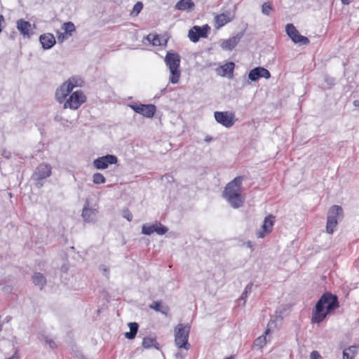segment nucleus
Listing matches in <instances>:
<instances>
[{
	"label": "nucleus",
	"instance_id": "f257e3e1",
	"mask_svg": "<svg viewBox=\"0 0 359 359\" xmlns=\"http://www.w3.org/2000/svg\"><path fill=\"white\" fill-rule=\"evenodd\" d=\"M339 306L337 295L324 293L316 304L312 311L311 323H320L326 316Z\"/></svg>",
	"mask_w": 359,
	"mask_h": 359
},
{
	"label": "nucleus",
	"instance_id": "f03ea898",
	"mask_svg": "<svg viewBox=\"0 0 359 359\" xmlns=\"http://www.w3.org/2000/svg\"><path fill=\"white\" fill-rule=\"evenodd\" d=\"M242 182L243 177H236L226 184L223 191V197L234 209L242 207L245 202L241 194Z\"/></svg>",
	"mask_w": 359,
	"mask_h": 359
},
{
	"label": "nucleus",
	"instance_id": "7ed1b4c3",
	"mask_svg": "<svg viewBox=\"0 0 359 359\" xmlns=\"http://www.w3.org/2000/svg\"><path fill=\"white\" fill-rule=\"evenodd\" d=\"M180 56L177 53L168 52L165 57V62L170 69V81L177 83L180 78Z\"/></svg>",
	"mask_w": 359,
	"mask_h": 359
},
{
	"label": "nucleus",
	"instance_id": "20e7f679",
	"mask_svg": "<svg viewBox=\"0 0 359 359\" xmlns=\"http://www.w3.org/2000/svg\"><path fill=\"white\" fill-rule=\"evenodd\" d=\"M190 326L188 324H178L174 329L175 344L178 348L189 350L190 344L188 342L190 332Z\"/></svg>",
	"mask_w": 359,
	"mask_h": 359
},
{
	"label": "nucleus",
	"instance_id": "39448f33",
	"mask_svg": "<svg viewBox=\"0 0 359 359\" xmlns=\"http://www.w3.org/2000/svg\"><path fill=\"white\" fill-rule=\"evenodd\" d=\"M343 217V209L339 205H332L328 210L326 231L328 233H332L336 227L338 219Z\"/></svg>",
	"mask_w": 359,
	"mask_h": 359
},
{
	"label": "nucleus",
	"instance_id": "423d86ee",
	"mask_svg": "<svg viewBox=\"0 0 359 359\" xmlns=\"http://www.w3.org/2000/svg\"><path fill=\"white\" fill-rule=\"evenodd\" d=\"M86 97L82 90H76L72 93L69 98L64 103V109L72 110L78 109L80 106L86 102Z\"/></svg>",
	"mask_w": 359,
	"mask_h": 359
},
{
	"label": "nucleus",
	"instance_id": "0eeeda50",
	"mask_svg": "<svg viewBox=\"0 0 359 359\" xmlns=\"http://www.w3.org/2000/svg\"><path fill=\"white\" fill-rule=\"evenodd\" d=\"M128 107L134 110L136 113L142 115L147 118H152L156 111V107L152 104H137L132 103L129 104Z\"/></svg>",
	"mask_w": 359,
	"mask_h": 359
},
{
	"label": "nucleus",
	"instance_id": "6e6552de",
	"mask_svg": "<svg viewBox=\"0 0 359 359\" xmlns=\"http://www.w3.org/2000/svg\"><path fill=\"white\" fill-rule=\"evenodd\" d=\"M285 31L287 34L294 43L303 46L308 45L310 42L307 37L299 34V31L292 24H287L285 27Z\"/></svg>",
	"mask_w": 359,
	"mask_h": 359
},
{
	"label": "nucleus",
	"instance_id": "1a4fd4ad",
	"mask_svg": "<svg viewBox=\"0 0 359 359\" xmlns=\"http://www.w3.org/2000/svg\"><path fill=\"white\" fill-rule=\"evenodd\" d=\"M118 158L116 156L107 154L95 159L93 165L96 169L104 170L107 168L109 165L116 164Z\"/></svg>",
	"mask_w": 359,
	"mask_h": 359
},
{
	"label": "nucleus",
	"instance_id": "9d476101",
	"mask_svg": "<svg viewBox=\"0 0 359 359\" xmlns=\"http://www.w3.org/2000/svg\"><path fill=\"white\" fill-rule=\"evenodd\" d=\"M210 29L208 25H203V27L194 26L189 29L188 36L192 42L196 43L198 41L200 38L207 37Z\"/></svg>",
	"mask_w": 359,
	"mask_h": 359
},
{
	"label": "nucleus",
	"instance_id": "9b49d317",
	"mask_svg": "<svg viewBox=\"0 0 359 359\" xmlns=\"http://www.w3.org/2000/svg\"><path fill=\"white\" fill-rule=\"evenodd\" d=\"M214 116L217 123L226 128H231L234 123L235 115L229 111H215Z\"/></svg>",
	"mask_w": 359,
	"mask_h": 359
},
{
	"label": "nucleus",
	"instance_id": "f8f14e48",
	"mask_svg": "<svg viewBox=\"0 0 359 359\" xmlns=\"http://www.w3.org/2000/svg\"><path fill=\"white\" fill-rule=\"evenodd\" d=\"M52 168L49 164L41 163L36 168L32 178L34 181H40L50 176Z\"/></svg>",
	"mask_w": 359,
	"mask_h": 359
},
{
	"label": "nucleus",
	"instance_id": "ddd939ff",
	"mask_svg": "<svg viewBox=\"0 0 359 359\" xmlns=\"http://www.w3.org/2000/svg\"><path fill=\"white\" fill-rule=\"evenodd\" d=\"M275 222V217L272 215H269L264 218V223L260 229L256 233L257 238H264L266 234L271 232L273 226Z\"/></svg>",
	"mask_w": 359,
	"mask_h": 359
},
{
	"label": "nucleus",
	"instance_id": "4468645a",
	"mask_svg": "<svg viewBox=\"0 0 359 359\" xmlns=\"http://www.w3.org/2000/svg\"><path fill=\"white\" fill-rule=\"evenodd\" d=\"M275 222V217L272 215H269L264 218V223L260 229L256 233L257 238H264L266 234L271 232L273 226Z\"/></svg>",
	"mask_w": 359,
	"mask_h": 359
},
{
	"label": "nucleus",
	"instance_id": "2eb2a0df",
	"mask_svg": "<svg viewBox=\"0 0 359 359\" xmlns=\"http://www.w3.org/2000/svg\"><path fill=\"white\" fill-rule=\"evenodd\" d=\"M271 73L264 67H257L250 71L248 78L252 81H256L260 78L269 79Z\"/></svg>",
	"mask_w": 359,
	"mask_h": 359
},
{
	"label": "nucleus",
	"instance_id": "dca6fc26",
	"mask_svg": "<svg viewBox=\"0 0 359 359\" xmlns=\"http://www.w3.org/2000/svg\"><path fill=\"white\" fill-rule=\"evenodd\" d=\"M242 36L243 34L238 33L236 36H233L226 40H223L221 42L220 46L224 50H231L236 47Z\"/></svg>",
	"mask_w": 359,
	"mask_h": 359
},
{
	"label": "nucleus",
	"instance_id": "f3484780",
	"mask_svg": "<svg viewBox=\"0 0 359 359\" xmlns=\"http://www.w3.org/2000/svg\"><path fill=\"white\" fill-rule=\"evenodd\" d=\"M72 90L69 88L67 84L65 82L60 85L56 90L55 93V100L59 103L65 102L66 97L69 95Z\"/></svg>",
	"mask_w": 359,
	"mask_h": 359
},
{
	"label": "nucleus",
	"instance_id": "a211bd4d",
	"mask_svg": "<svg viewBox=\"0 0 359 359\" xmlns=\"http://www.w3.org/2000/svg\"><path fill=\"white\" fill-rule=\"evenodd\" d=\"M88 202L86 203L82 211V217L86 222H95L97 215V210L95 208H88Z\"/></svg>",
	"mask_w": 359,
	"mask_h": 359
},
{
	"label": "nucleus",
	"instance_id": "6ab92c4d",
	"mask_svg": "<svg viewBox=\"0 0 359 359\" xmlns=\"http://www.w3.org/2000/svg\"><path fill=\"white\" fill-rule=\"evenodd\" d=\"M39 41L44 50L51 48L56 43L54 35L50 33L41 34L39 37Z\"/></svg>",
	"mask_w": 359,
	"mask_h": 359
},
{
	"label": "nucleus",
	"instance_id": "aec40b11",
	"mask_svg": "<svg viewBox=\"0 0 359 359\" xmlns=\"http://www.w3.org/2000/svg\"><path fill=\"white\" fill-rule=\"evenodd\" d=\"M16 27L24 36H30L29 32L32 30V25L29 22L19 19L16 22Z\"/></svg>",
	"mask_w": 359,
	"mask_h": 359
},
{
	"label": "nucleus",
	"instance_id": "412c9836",
	"mask_svg": "<svg viewBox=\"0 0 359 359\" xmlns=\"http://www.w3.org/2000/svg\"><path fill=\"white\" fill-rule=\"evenodd\" d=\"M195 6L192 0H180L175 6V8L182 11H191Z\"/></svg>",
	"mask_w": 359,
	"mask_h": 359
},
{
	"label": "nucleus",
	"instance_id": "4be33fe9",
	"mask_svg": "<svg viewBox=\"0 0 359 359\" xmlns=\"http://www.w3.org/2000/svg\"><path fill=\"white\" fill-rule=\"evenodd\" d=\"M149 308L157 311L160 312L165 316H168L170 309L167 305H162L161 302L156 301L153 302L150 305Z\"/></svg>",
	"mask_w": 359,
	"mask_h": 359
},
{
	"label": "nucleus",
	"instance_id": "5701e85b",
	"mask_svg": "<svg viewBox=\"0 0 359 359\" xmlns=\"http://www.w3.org/2000/svg\"><path fill=\"white\" fill-rule=\"evenodd\" d=\"M32 281L34 284L36 286H39L41 290L46 284V277L42 273L39 272L34 273L32 276Z\"/></svg>",
	"mask_w": 359,
	"mask_h": 359
},
{
	"label": "nucleus",
	"instance_id": "b1692460",
	"mask_svg": "<svg viewBox=\"0 0 359 359\" xmlns=\"http://www.w3.org/2000/svg\"><path fill=\"white\" fill-rule=\"evenodd\" d=\"M128 325L130 328V332H126L125 337L128 339H133L135 337L137 333L139 325L137 323L135 322L129 323Z\"/></svg>",
	"mask_w": 359,
	"mask_h": 359
},
{
	"label": "nucleus",
	"instance_id": "393cba45",
	"mask_svg": "<svg viewBox=\"0 0 359 359\" xmlns=\"http://www.w3.org/2000/svg\"><path fill=\"white\" fill-rule=\"evenodd\" d=\"M269 332H270L269 329L267 328L265 330L264 335L259 337L258 338H257L255 340V341L253 343V346L258 348H262L264 346H265L267 342L266 335L269 333Z\"/></svg>",
	"mask_w": 359,
	"mask_h": 359
},
{
	"label": "nucleus",
	"instance_id": "a878e982",
	"mask_svg": "<svg viewBox=\"0 0 359 359\" xmlns=\"http://www.w3.org/2000/svg\"><path fill=\"white\" fill-rule=\"evenodd\" d=\"M235 65L233 62H230L224 64L221 67V69L223 72L222 76H225L227 75H229V77L231 78L233 76V69H234Z\"/></svg>",
	"mask_w": 359,
	"mask_h": 359
},
{
	"label": "nucleus",
	"instance_id": "bb28decb",
	"mask_svg": "<svg viewBox=\"0 0 359 359\" xmlns=\"http://www.w3.org/2000/svg\"><path fill=\"white\" fill-rule=\"evenodd\" d=\"M231 21V18L224 13L217 15L215 17V22L217 24V28H220L223 27L226 23Z\"/></svg>",
	"mask_w": 359,
	"mask_h": 359
},
{
	"label": "nucleus",
	"instance_id": "cd10ccee",
	"mask_svg": "<svg viewBox=\"0 0 359 359\" xmlns=\"http://www.w3.org/2000/svg\"><path fill=\"white\" fill-rule=\"evenodd\" d=\"M142 345L144 348H150L151 347L158 348L157 346L158 344L156 342V338L147 337L143 339Z\"/></svg>",
	"mask_w": 359,
	"mask_h": 359
},
{
	"label": "nucleus",
	"instance_id": "c85d7f7f",
	"mask_svg": "<svg viewBox=\"0 0 359 359\" xmlns=\"http://www.w3.org/2000/svg\"><path fill=\"white\" fill-rule=\"evenodd\" d=\"M82 80L81 78L77 76H72L70 77L67 81H66L65 83L67 84L69 88L73 90V89L76 87L81 86L82 83Z\"/></svg>",
	"mask_w": 359,
	"mask_h": 359
},
{
	"label": "nucleus",
	"instance_id": "c756f323",
	"mask_svg": "<svg viewBox=\"0 0 359 359\" xmlns=\"http://www.w3.org/2000/svg\"><path fill=\"white\" fill-rule=\"evenodd\" d=\"M156 230V223L155 224H144L142 226V233L144 235H151Z\"/></svg>",
	"mask_w": 359,
	"mask_h": 359
},
{
	"label": "nucleus",
	"instance_id": "7c9ffc66",
	"mask_svg": "<svg viewBox=\"0 0 359 359\" xmlns=\"http://www.w3.org/2000/svg\"><path fill=\"white\" fill-rule=\"evenodd\" d=\"M62 29H63L66 34H69V36L72 35V32L75 31V26L73 22H65L62 26Z\"/></svg>",
	"mask_w": 359,
	"mask_h": 359
},
{
	"label": "nucleus",
	"instance_id": "2f4dec72",
	"mask_svg": "<svg viewBox=\"0 0 359 359\" xmlns=\"http://www.w3.org/2000/svg\"><path fill=\"white\" fill-rule=\"evenodd\" d=\"M93 182L95 184H101L106 182V179L102 173L96 172L93 175Z\"/></svg>",
	"mask_w": 359,
	"mask_h": 359
},
{
	"label": "nucleus",
	"instance_id": "473e14b6",
	"mask_svg": "<svg viewBox=\"0 0 359 359\" xmlns=\"http://www.w3.org/2000/svg\"><path fill=\"white\" fill-rule=\"evenodd\" d=\"M252 286H253L252 283H250L245 286V290L241 297V300H243V304H245V303L246 302L248 295L251 293L252 290Z\"/></svg>",
	"mask_w": 359,
	"mask_h": 359
},
{
	"label": "nucleus",
	"instance_id": "72a5a7b5",
	"mask_svg": "<svg viewBox=\"0 0 359 359\" xmlns=\"http://www.w3.org/2000/svg\"><path fill=\"white\" fill-rule=\"evenodd\" d=\"M273 10V8L271 3L265 2L262 6V13L265 15H270L271 11Z\"/></svg>",
	"mask_w": 359,
	"mask_h": 359
},
{
	"label": "nucleus",
	"instance_id": "f704fd0d",
	"mask_svg": "<svg viewBox=\"0 0 359 359\" xmlns=\"http://www.w3.org/2000/svg\"><path fill=\"white\" fill-rule=\"evenodd\" d=\"M168 229L164 225L161 224L159 222H156V230L155 232L158 235H164L167 233Z\"/></svg>",
	"mask_w": 359,
	"mask_h": 359
},
{
	"label": "nucleus",
	"instance_id": "c9c22d12",
	"mask_svg": "<svg viewBox=\"0 0 359 359\" xmlns=\"http://www.w3.org/2000/svg\"><path fill=\"white\" fill-rule=\"evenodd\" d=\"M147 38L148 41L151 42V43L154 46H160V45H161L160 38H159V36L158 35H156V34H149Z\"/></svg>",
	"mask_w": 359,
	"mask_h": 359
},
{
	"label": "nucleus",
	"instance_id": "e433bc0d",
	"mask_svg": "<svg viewBox=\"0 0 359 359\" xmlns=\"http://www.w3.org/2000/svg\"><path fill=\"white\" fill-rule=\"evenodd\" d=\"M143 8V4L141 1L137 2L133 8V11L131 12V15L134 16H137L142 10Z\"/></svg>",
	"mask_w": 359,
	"mask_h": 359
},
{
	"label": "nucleus",
	"instance_id": "4c0bfd02",
	"mask_svg": "<svg viewBox=\"0 0 359 359\" xmlns=\"http://www.w3.org/2000/svg\"><path fill=\"white\" fill-rule=\"evenodd\" d=\"M43 339L46 344L48 345L50 349L53 350L57 347L56 343L53 339H48L47 337H44Z\"/></svg>",
	"mask_w": 359,
	"mask_h": 359
},
{
	"label": "nucleus",
	"instance_id": "58836bf2",
	"mask_svg": "<svg viewBox=\"0 0 359 359\" xmlns=\"http://www.w3.org/2000/svg\"><path fill=\"white\" fill-rule=\"evenodd\" d=\"M123 217L128 221L130 222L133 219V215L128 210H124L123 212Z\"/></svg>",
	"mask_w": 359,
	"mask_h": 359
},
{
	"label": "nucleus",
	"instance_id": "ea45409f",
	"mask_svg": "<svg viewBox=\"0 0 359 359\" xmlns=\"http://www.w3.org/2000/svg\"><path fill=\"white\" fill-rule=\"evenodd\" d=\"M321 356L317 351H313L310 355V359H321Z\"/></svg>",
	"mask_w": 359,
	"mask_h": 359
},
{
	"label": "nucleus",
	"instance_id": "a19ab883",
	"mask_svg": "<svg viewBox=\"0 0 359 359\" xmlns=\"http://www.w3.org/2000/svg\"><path fill=\"white\" fill-rule=\"evenodd\" d=\"M353 353H350L347 350L343 351V359H353Z\"/></svg>",
	"mask_w": 359,
	"mask_h": 359
},
{
	"label": "nucleus",
	"instance_id": "79ce46f5",
	"mask_svg": "<svg viewBox=\"0 0 359 359\" xmlns=\"http://www.w3.org/2000/svg\"><path fill=\"white\" fill-rule=\"evenodd\" d=\"M57 39L58 41L60 42V43H62L64 41V40L65 39V33H61V32H57Z\"/></svg>",
	"mask_w": 359,
	"mask_h": 359
},
{
	"label": "nucleus",
	"instance_id": "37998d69",
	"mask_svg": "<svg viewBox=\"0 0 359 359\" xmlns=\"http://www.w3.org/2000/svg\"><path fill=\"white\" fill-rule=\"evenodd\" d=\"M1 156L6 158H10L11 156V153L8 151L4 150L1 153Z\"/></svg>",
	"mask_w": 359,
	"mask_h": 359
},
{
	"label": "nucleus",
	"instance_id": "c03bdc74",
	"mask_svg": "<svg viewBox=\"0 0 359 359\" xmlns=\"http://www.w3.org/2000/svg\"><path fill=\"white\" fill-rule=\"evenodd\" d=\"M5 22L4 17L2 15H0V33H1L3 30V24Z\"/></svg>",
	"mask_w": 359,
	"mask_h": 359
},
{
	"label": "nucleus",
	"instance_id": "a18cd8bd",
	"mask_svg": "<svg viewBox=\"0 0 359 359\" xmlns=\"http://www.w3.org/2000/svg\"><path fill=\"white\" fill-rule=\"evenodd\" d=\"M357 347L356 346H350L347 350V351L350 353H353V355H355V353L356 351Z\"/></svg>",
	"mask_w": 359,
	"mask_h": 359
},
{
	"label": "nucleus",
	"instance_id": "49530a36",
	"mask_svg": "<svg viewBox=\"0 0 359 359\" xmlns=\"http://www.w3.org/2000/svg\"><path fill=\"white\" fill-rule=\"evenodd\" d=\"M100 270H101V271H102L104 273V274H105L106 276H107V275H108V273H109V269H107L104 265H102V266H100Z\"/></svg>",
	"mask_w": 359,
	"mask_h": 359
},
{
	"label": "nucleus",
	"instance_id": "de8ad7c7",
	"mask_svg": "<svg viewBox=\"0 0 359 359\" xmlns=\"http://www.w3.org/2000/svg\"><path fill=\"white\" fill-rule=\"evenodd\" d=\"M8 359H20L18 351L15 350L14 354L11 357L8 358Z\"/></svg>",
	"mask_w": 359,
	"mask_h": 359
},
{
	"label": "nucleus",
	"instance_id": "09e8293b",
	"mask_svg": "<svg viewBox=\"0 0 359 359\" xmlns=\"http://www.w3.org/2000/svg\"><path fill=\"white\" fill-rule=\"evenodd\" d=\"M341 3L344 4V5H348L350 4V1L349 0H341Z\"/></svg>",
	"mask_w": 359,
	"mask_h": 359
},
{
	"label": "nucleus",
	"instance_id": "8fccbe9b",
	"mask_svg": "<svg viewBox=\"0 0 359 359\" xmlns=\"http://www.w3.org/2000/svg\"><path fill=\"white\" fill-rule=\"evenodd\" d=\"M212 138L211 137H210V136H207V137H205V142H210V141L212 140Z\"/></svg>",
	"mask_w": 359,
	"mask_h": 359
},
{
	"label": "nucleus",
	"instance_id": "3c124183",
	"mask_svg": "<svg viewBox=\"0 0 359 359\" xmlns=\"http://www.w3.org/2000/svg\"><path fill=\"white\" fill-rule=\"evenodd\" d=\"M353 104H354L355 107L358 106V105H359V101H358V100H355V101L353 102Z\"/></svg>",
	"mask_w": 359,
	"mask_h": 359
},
{
	"label": "nucleus",
	"instance_id": "603ef678",
	"mask_svg": "<svg viewBox=\"0 0 359 359\" xmlns=\"http://www.w3.org/2000/svg\"><path fill=\"white\" fill-rule=\"evenodd\" d=\"M167 91V87L161 90V93H165Z\"/></svg>",
	"mask_w": 359,
	"mask_h": 359
},
{
	"label": "nucleus",
	"instance_id": "864d4df0",
	"mask_svg": "<svg viewBox=\"0 0 359 359\" xmlns=\"http://www.w3.org/2000/svg\"><path fill=\"white\" fill-rule=\"evenodd\" d=\"M176 357H177V358H182V357L181 356V355H180V353L176 354Z\"/></svg>",
	"mask_w": 359,
	"mask_h": 359
},
{
	"label": "nucleus",
	"instance_id": "5fc2aeb1",
	"mask_svg": "<svg viewBox=\"0 0 359 359\" xmlns=\"http://www.w3.org/2000/svg\"><path fill=\"white\" fill-rule=\"evenodd\" d=\"M3 324L0 322V331L2 330Z\"/></svg>",
	"mask_w": 359,
	"mask_h": 359
}]
</instances>
